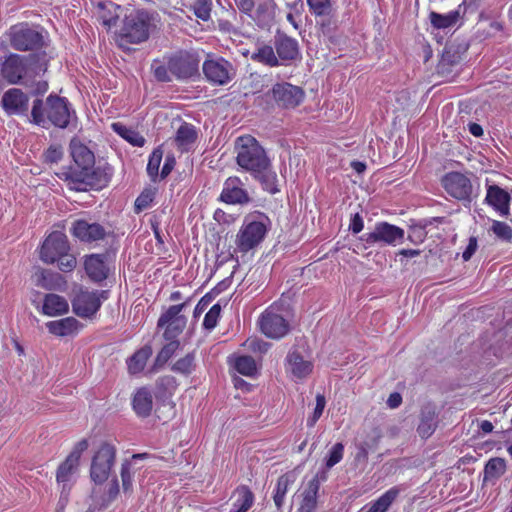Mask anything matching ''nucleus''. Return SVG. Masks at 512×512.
Returning a JSON list of instances; mask_svg holds the SVG:
<instances>
[{
  "mask_svg": "<svg viewBox=\"0 0 512 512\" xmlns=\"http://www.w3.org/2000/svg\"><path fill=\"white\" fill-rule=\"evenodd\" d=\"M254 62L266 65L268 67H279L280 60L273 45L260 44L251 55Z\"/></svg>",
  "mask_w": 512,
  "mask_h": 512,
  "instance_id": "33",
  "label": "nucleus"
},
{
  "mask_svg": "<svg viewBox=\"0 0 512 512\" xmlns=\"http://www.w3.org/2000/svg\"><path fill=\"white\" fill-rule=\"evenodd\" d=\"M460 60L461 56L457 48L453 45L446 46L437 65L438 74L442 76L449 75L452 72V67L459 64Z\"/></svg>",
  "mask_w": 512,
  "mask_h": 512,
  "instance_id": "35",
  "label": "nucleus"
},
{
  "mask_svg": "<svg viewBox=\"0 0 512 512\" xmlns=\"http://www.w3.org/2000/svg\"><path fill=\"white\" fill-rule=\"evenodd\" d=\"M64 155L63 147L59 144H51L44 152H43V161L46 164H57L59 163Z\"/></svg>",
  "mask_w": 512,
  "mask_h": 512,
  "instance_id": "51",
  "label": "nucleus"
},
{
  "mask_svg": "<svg viewBox=\"0 0 512 512\" xmlns=\"http://www.w3.org/2000/svg\"><path fill=\"white\" fill-rule=\"evenodd\" d=\"M466 13V4L465 1L460 3L458 7L450 11L447 14H440L434 11H431L429 14V19L431 25L436 29H447L453 27L459 19Z\"/></svg>",
  "mask_w": 512,
  "mask_h": 512,
  "instance_id": "25",
  "label": "nucleus"
},
{
  "mask_svg": "<svg viewBox=\"0 0 512 512\" xmlns=\"http://www.w3.org/2000/svg\"><path fill=\"white\" fill-rule=\"evenodd\" d=\"M84 267L87 275L94 282H101L108 276V269L103 254H91L86 257Z\"/></svg>",
  "mask_w": 512,
  "mask_h": 512,
  "instance_id": "27",
  "label": "nucleus"
},
{
  "mask_svg": "<svg viewBox=\"0 0 512 512\" xmlns=\"http://www.w3.org/2000/svg\"><path fill=\"white\" fill-rule=\"evenodd\" d=\"M36 285L46 290L61 289L66 281L58 272L39 268L35 271Z\"/></svg>",
  "mask_w": 512,
  "mask_h": 512,
  "instance_id": "30",
  "label": "nucleus"
},
{
  "mask_svg": "<svg viewBox=\"0 0 512 512\" xmlns=\"http://www.w3.org/2000/svg\"><path fill=\"white\" fill-rule=\"evenodd\" d=\"M234 495L236 500L233 502L232 512H247L254 503V494L248 486H239Z\"/></svg>",
  "mask_w": 512,
  "mask_h": 512,
  "instance_id": "38",
  "label": "nucleus"
},
{
  "mask_svg": "<svg viewBox=\"0 0 512 512\" xmlns=\"http://www.w3.org/2000/svg\"><path fill=\"white\" fill-rule=\"evenodd\" d=\"M69 311L67 300L58 294H46L41 312L49 317L66 314Z\"/></svg>",
  "mask_w": 512,
  "mask_h": 512,
  "instance_id": "31",
  "label": "nucleus"
},
{
  "mask_svg": "<svg viewBox=\"0 0 512 512\" xmlns=\"http://www.w3.org/2000/svg\"><path fill=\"white\" fill-rule=\"evenodd\" d=\"M438 426V415L433 407L425 406L421 410L417 433L422 439H428Z\"/></svg>",
  "mask_w": 512,
  "mask_h": 512,
  "instance_id": "29",
  "label": "nucleus"
},
{
  "mask_svg": "<svg viewBox=\"0 0 512 512\" xmlns=\"http://www.w3.org/2000/svg\"><path fill=\"white\" fill-rule=\"evenodd\" d=\"M177 386L178 383L174 376L165 375L159 377L155 383L156 398L162 401L168 400L175 393Z\"/></svg>",
  "mask_w": 512,
  "mask_h": 512,
  "instance_id": "37",
  "label": "nucleus"
},
{
  "mask_svg": "<svg viewBox=\"0 0 512 512\" xmlns=\"http://www.w3.org/2000/svg\"><path fill=\"white\" fill-rule=\"evenodd\" d=\"M445 191L457 200H470L472 184L470 179L460 172H449L442 178Z\"/></svg>",
  "mask_w": 512,
  "mask_h": 512,
  "instance_id": "21",
  "label": "nucleus"
},
{
  "mask_svg": "<svg viewBox=\"0 0 512 512\" xmlns=\"http://www.w3.org/2000/svg\"><path fill=\"white\" fill-rule=\"evenodd\" d=\"M73 119H77L76 111L66 97L51 93L45 100L36 98L32 103L30 121L41 128L66 129Z\"/></svg>",
  "mask_w": 512,
  "mask_h": 512,
  "instance_id": "2",
  "label": "nucleus"
},
{
  "mask_svg": "<svg viewBox=\"0 0 512 512\" xmlns=\"http://www.w3.org/2000/svg\"><path fill=\"white\" fill-rule=\"evenodd\" d=\"M234 367L237 372L247 377H253L257 374V365L251 356L243 355L237 357Z\"/></svg>",
  "mask_w": 512,
  "mask_h": 512,
  "instance_id": "44",
  "label": "nucleus"
},
{
  "mask_svg": "<svg viewBox=\"0 0 512 512\" xmlns=\"http://www.w3.org/2000/svg\"><path fill=\"white\" fill-rule=\"evenodd\" d=\"M202 70L208 82L219 86L228 84L235 75L232 63L223 57L206 59Z\"/></svg>",
  "mask_w": 512,
  "mask_h": 512,
  "instance_id": "13",
  "label": "nucleus"
},
{
  "mask_svg": "<svg viewBox=\"0 0 512 512\" xmlns=\"http://www.w3.org/2000/svg\"><path fill=\"white\" fill-rule=\"evenodd\" d=\"M179 345V341L175 339L169 340V343H167L158 353L156 361L161 363L167 362L179 348Z\"/></svg>",
  "mask_w": 512,
  "mask_h": 512,
  "instance_id": "57",
  "label": "nucleus"
},
{
  "mask_svg": "<svg viewBox=\"0 0 512 512\" xmlns=\"http://www.w3.org/2000/svg\"><path fill=\"white\" fill-rule=\"evenodd\" d=\"M156 194L155 188H145L140 195L136 198L134 203V210L136 213H140L143 210L150 207Z\"/></svg>",
  "mask_w": 512,
  "mask_h": 512,
  "instance_id": "48",
  "label": "nucleus"
},
{
  "mask_svg": "<svg viewBox=\"0 0 512 512\" xmlns=\"http://www.w3.org/2000/svg\"><path fill=\"white\" fill-rule=\"evenodd\" d=\"M197 139V131L192 124L184 122L178 128L175 135L177 147L182 151H188Z\"/></svg>",
  "mask_w": 512,
  "mask_h": 512,
  "instance_id": "36",
  "label": "nucleus"
},
{
  "mask_svg": "<svg viewBox=\"0 0 512 512\" xmlns=\"http://www.w3.org/2000/svg\"><path fill=\"white\" fill-rule=\"evenodd\" d=\"M275 104L284 109H294L299 106L305 97L304 90L288 82L276 83L269 91Z\"/></svg>",
  "mask_w": 512,
  "mask_h": 512,
  "instance_id": "14",
  "label": "nucleus"
},
{
  "mask_svg": "<svg viewBox=\"0 0 512 512\" xmlns=\"http://www.w3.org/2000/svg\"><path fill=\"white\" fill-rule=\"evenodd\" d=\"M0 106L7 116L27 115L29 96L21 88H9L3 93Z\"/></svg>",
  "mask_w": 512,
  "mask_h": 512,
  "instance_id": "19",
  "label": "nucleus"
},
{
  "mask_svg": "<svg viewBox=\"0 0 512 512\" xmlns=\"http://www.w3.org/2000/svg\"><path fill=\"white\" fill-rule=\"evenodd\" d=\"M58 263V268L62 272H71L76 267V258L70 254L69 252H66L63 254V256H60L59 259L56 260Z\"/></svg>",
  "mask_w": 512,
  "mask_h": 512,
  "instance_id": "59",
  "label": "nucleus"
},
{
  "mask_svg": "<svg viewBox=\"0 0 512 512\" xmlns=\"http://www.w3.org/2000/svg\"><path fill=\"white\" fill-rule=\"evenodd\" d=\"M220 312L221 306L219 304H214L204 317L203 327L207 330L214 329L218 323Z\"/></svg>",
  "mask_w": 512,
  "mask_h": 512,
  "instance_id": "55",
  "label": "nucleus"
},
{
  "mask_svg": "<svg viewBox=\"0 0 512 512\" xmlns=\"http://www.w3.org/2000/svg\"><path fill=\"white\" fill-rule=\"evenodd\" d=\"M115 459V446L109 443H103L96 451L91 461V480L96 484L104 483L110 476Z\"/></svg>",
  "mask_w": 512,
  "mask_h": 512,
  "instance_id": "12",
  "label": "nucleus"
},
{
  "mask_svg": "<svg viewBox=\"0 0 512 512\" xmlns=\"http://www.w3.org/2000/svg\"><path fill=\"white\" fill-rule=\"evenodd\" d=\"M170 73L178 80L199 76L200 57L197 52L180 50L168 58Z\"/></svg>",
  "mask_w": 512,
  "mask_h": 512,
  "instance_id": "9",
  "label": "nucleus"
},
{
  "mask_svg": "<svg viewBox=\"0 0 512 512\" xmlns=\"http://www.w3.org/2000/svg\"><path fill=\"white\" fill-rule=\"evenodd\" d=\"M186 324H181L180 323H173V321H169L165 326V331H164V338L166 340H172V339H175L183 330V328L185 327Z\"/></svg>",
  "mask_w": 512,
  "mask_h": 512,
  "instance_id": "61",
  "label": "nucleus"
},
{
  "mask_svg": "<svg viewBox=\"0 0 512 512\" xmlns=\"http://www.w3.org/2000/svg\"><path fill=\"white\" fill-rule=\"evenodd\" d=\"M66 252H70L67 236L61 231H53L45 238L41 246L40 259L47 264H53Z\"/></svg>",
  "mask_w": 512,
  "mask_h": 512,
  "instance_id": "17",
  "label": "nucleus"
},
{
  "mask_svg": "<svg viewBox=\"0 0 512 512\" xmlns=\"http://www.w3.org/2000/svg\"><path fill=\"white\" fill-rule=\"evenodd\" d=\"M319 487H320L319 481H318L317 477H314L313 479H311L309 481L307 488L304 491L303 497L317 501Z\"/></svg>",
  "mask_w": 512,
  "mask_h": 512,
  "instance_id": "63",
  "label": "nucleus"
},
{
  "mask_svg": "<svg viewBox=\"0 0 512 512\" xmlns=\"http://www.w3.org/2000/svg\"><path fill=\"white\" fill-rule=\"evenodd\" d=\"M31 55L9 52L0 55V92L7 86L21 85L30 87L32 78Z\"/></svg>",
  "mask_w": 512,
  "mask_h": 512,
  "instance_id": "3",
  "label": "nucleus"
},
{
  "mask_svg": "<svg viewBox=\"0 0 512 512\" xmlns=\"http://www.w3.org/2000/svg\"><path fill=\"white\" fill-rule=\"evenodd\" d=\"M211 0H196L193 5L195 16L203 21H207L211 16Z\"/></svg>",
  "mask_w": 512,
  "mask_h": 512,
  "instance_id": "54",
  "label": "nucleus"
},
{
  "mask_svg": "<svg viewBox=\"0 0 512 512\" xmlns=\"http://www.w3.org/2000/svg\"><path fill=\"white\" fill-rule=\"evenodd\" d=\"M487 204L492 206L494 210L505 216L509 214L511 197L507 191L497 185H490L487 188L485 197Z\"/></svg>",
  "mask_w": 512,
  "mask_h": 512,
  "instance_id": "24",
  "label": "nucleus"
},
{
  "mask_svg": "<svg viewBox=\"0 0 512 512\" xmlns=\"http://www.w3.org/2000/svg\"><path fill=\"white\" fill-rule=\"evenodd\" d=\"M35 76H36L35 69L32 68V78L29 82V84H30L29 88L31 89L32 95L40 96V95L45 94L48 91L49 85H48V82L45 80L35 81L34 80Z\"/></svg>",
  "mask_w": 512,
  "mask_h": 512,
  "instance_id": "58",
  "label": "nucleus"
},
{
  "mask_svg": "<svg viewBox=\"0 0 512 512\" xmlns=\"http://www.w3.org/2000/svg\"><path fill=\"white\" fill-rule=\"evenodd\" d=\"M259 326L261 332L271 339H280L289 332L288 321L273 306L261 314Z\"/></svg>",
  "mask_w": 512,
  "mask_h": 512,
  "instance_id": "16",
  "label": "nucleus"
},
{
  "mask_svg": "<svg viewBox=\"0 0 512 512\" xmlns=\"http://www.w3.org/2000/svg\"><path fill=\"white\" fill-rule=\"evenodd\" d=\"M163 151L160 147L155 148L149 156L147 173L152 181H156L159 175V167L162 161Z\"/></svg>",
  "mask_w": 512,
  "mask_h": 512,
  "instance_id": "47",
  "label": "nucleus"
},
{
  "mask_svg": "<svg viewBox=\"0 0 512 512\" xmlns=\"http://www.w3.org/2000/svg\"><path fill=\"white\" fill-rule=\"evenodd\" d=\"M285 370L293 379L303 380L312 373L313 363L305 360L299 351L292 350L286 356Z\"/></svg>",
  "mask_w": 512,
  "mask_h": 512,
  "instance_id": "23",
  "label": "nucleus"
},
{
  "mask_svg": "<svg viewBox=\"0 0 512 512\" xmlns=\"http://www.w3.org/2000/svg\"><path fill=\"white\" fill-rule=\"evenodd\" d=\"M132 408L138 417L147 418L151 415L153 396L147 387H141L136 390L132 397Z\"/></svg>",
  "mask_w": 512,
  "mask_h": 512,
  "instance_id": "28",
  "label": "nucleus"
},
{
  "mask_svg": "<svg viewBox=\"0 0 512 512\" xmlns=\"http://www.w3.org/2000/svg\"><path fill=\"white\" fill-rule=\"evenodd\" d=\"M113 167L105 163L103 165L92 166L86 172L74 174V182L69 186L75 191H88L89 189H100L106 187L113 176Z\"/></svg>",
  "mask_w": 512,
  "mask_h": 512,
  "instance_id": "7",
  "label": "nucleus"
},
{
  "mask_svg": "<svg viewBox=\"0 0 512 512\" xmlns=\"http://www.w3.org/2000/svg\"><path fill=\"white\" fill-rule=\"evenodd\" d=\"M130 466L131 464L128 461L121 465V480L124 492L132 490L133 476L130 472Z\"/></svg>",
  "mask_w": 512,
  "mask_h": 512,
  "instance_id": "60",
  "label": "nucleus"
},
{
  "mask_svg": "<svg viewBox=\"0 0 512 512\" xmlns=\"http://www.w3.org/2000/svg\"><path fill=\"white\" fill-rule=\"evenodd\" d=\"M307 5L310 12L316 17L328 16L332 10L330 0H307Z\"/></svg>",
  "mask_w": 512,
  "mask_h": 512,
  "instance_id": "49",
  "label": "nucleus"
},
{
  "mask_svg": "<svg viewBox=\"0 0 512 512\" xmlns=\"http://www.w3.org/2000/svg\"><path fill=\"white\" fill-rule=\"evenodd\" d=\"M12 49L19 52L37 51L44 46V36L38 27L27 22L12 25L6 32Z\"/></svg>",
  "mask_w": 512,
  "mask_h": 512,
  "instance_id": "4",
  "label": "nucleus"
},
{
  "mask_svg": "<svg viewBox=\"0 0 512 512\" xmlns=\"http://www.w3.org/2000/svg\"><path fill=\"white\" fill-rule=\"evenodd\" d=\"M219 200L226 204L246 205L252 199L245 188V183L239 177L231 176L225 180Z\"/></svg>",
  "mask_w": 512,
  "mask_h": 512,
  "instance_id": "20",
  "label": "nucleus"
},
{
  "mask_svg": "<svg viewBox=\"0 0 512 512\" xmlns=\"http://www.w3.org/2000/svg\"><path fill=\"white\" fill-rule=\"evenodd\" d=\"M245 346L253 352L266 353L270 348V344L260 339H247Z\"/></svg>",
  "mask_w": 512,
  "mask_h": 512,
  "instance_id": "62",
  "label": "nucleus"
},
{
  "mask_svg": "<svg viewBox=\"0 0 512 512\" xmlns=\"http://www.w3.org/2000/svg\"><path fill=\"white\" fill-rule=\"evenodd\" d=\"M151 15L145 10H138L125 15L124 24L119 33L121 42L141 43L149 38Z\"/></svg>",
  "mask_w": 512,
  "mask_h": 512,
  "instance_id": "6",
  "label": "nucleus"
},
{
  "mask_svg": "<svg viewBox=\"0 0 512 512\" xmlns=\"http://www.w3.org/2000/svg\"><path fill=\"white\" fill-rule=\"evenodd\" d=\"M343 455L344 445L340 442L334 444L327 455L325 462L326 468L331 469L333 466L338 464L343 459Z\"/></svg>",
  "mask_w": 512,
  "mask_h": 512,
  "instance_id": "52",
  "label": "nucleus"
},
{
  "mask_svg": "<svg viewBox=\"0 0 512 512\" xmlns=\"http://www.w3.org/2000/svg\"><path fill=\"white\" fill-rule=\"evenodd\" d=\"M400 489L392 487L383 493L378 499L371 502L366 512H387L393 502L399 496Z\"/></svg>",
  "mask_w": 512,
  "mask_h": 512,
  "instance_id": "39",
  "label": "nucleus"
},
{
  "mask_svg": "<svg viewBox=\"0 0 512 512\" xmlns=\"http://www.w3.org/2000/svg\"><path fill=\"white\" fill-rule=\"evenodd\" d=\"M79 463L66 457V459L59 465L56 472V480L62 485V491L70 489V483L74 479V475L78 470Z\"/></svg>",
  "mask_w": 512,
  "mask_h": 512,
  "instance_id": "34",
  "label": "nucleus"
},
{
  "mask_svg": "<svg viewBox=\"0 0 512 512\" xmlns=\"http://www.w3.org/2000/svg\"><path fill=\"white\" fill-rule=\"evenodd\" d=\"M112 129L133 146L142 147L146 142L145 138L138 131L129 128L122 123H113Z\"/></svg>",
  "mask_w": 512,
  "mask_h": 512,
  "instance_id": "41",
  "label": "nucleus"
},
{
  "mask_svg": "<svg viewBox=\"0 0 512 512\" xmlns=\"http://www.w3.org/2000/svg\"><path fill=\"white\" fill-rule=\"evenodd\" d=\"M237 164L260 182L270 194L279 192L277 174L259 142L252 136H241L236 142Z\"/></svg>",
  "mask_w": 512,
  "mask_h": 512,
  "instance_id": "1",
  "label": "nucleus"
},
{
  "mask_svg": "<svg viewBox=\"0 0 512 512\" xmlns=\"http://www.w3.org/2000/svg\"><path fill=\"white\" fill-rule=\"evenodd\" d=\"M188 302L170 306L158 319L157 326L164 327L169 321L173 323L186 324V318L180 312L187 306Z\"/></svg>",
  "mask_w": 512,
  "mask_h": 512,
  "instance_id": "42",
  "label": "nucleus"
},
{
  "mask_svg": "<svg viewBox=\"0 0 512 512\" xmlns=\"http://www.w3.org/2000/svg\"><path fill=\"white\" fill-rule=\"evenodd\" d=\"M70 152L74 164L68 167H63L61 171L57 173L58 177L65 181L68 187L74 182V179L72 178L74 174L86 172L95 164L94 153L79 141L72 140L70 142Z\"/></svg>",
  "mask_w": 512,
  "mask_h": 512,
  "instance_id": "8",
  "label": "nucleus"
},
{
  "mask_svg": "<svg viewBox=\"0 0 512 512\" xmlns=\"http://www.w3.org/2000/svg\"><path fill=\"white\" fill-rule=\"evenodd\" d=\"M195 369V353L191 352L186 354L184 357L178 359L172 366V370L183 374L189 375Z\"/></svg>",
  "mask_w": 512,
  "mask_h": 512,
  "instance_id": "46",
  "label": "nucleus"
},
{
  "mask_svg": "<svg viewBox=\"0 0 512 512\" xmlns=\"http://www.w3.org/2000/svg\"><path fill=\"white\" fill-rule=\"evenodd\" d=\"M404 229L385 221L377 222L371 232L364 233L360 240L368 246H397L404 240Z\"/></svg>",
  "mask_w": 512,
  "mask_h": 512,
  "instance_id": "10",
  "label": "nucleus"
},
{
  "mask_svg": "<svg viewBox=\"0 0 512 512\" xmlns=\"http://www.w3.org/2000/svg\"><path fill=\"white\" fill-rule=\"evenodd\" d=\"M506 471V462L503 458H491L485 465L484 474L485 480L497 479L501 477Z\"/></svg>",
  "mask_w": 512,
  "mask_h": 512,
  "instance_id": "43",
  "label": "nucleus"
},
{
  "mask_svg": "<svg viewBox=\"0 0 512 512\" xmlns=\"http://www.w3.org/2000/svg\"><path fill=\"white\" fill-rule=\"evenodd\" d=\"M277 4L274 0H256L248 16L261 29H270L275 21Z\"/></svg>",
  "mask_w": 512,
  "mask_h": 512,
  "instance_id": "22",
  "label": "nucleus"
},
{
  "mask_svg": "<svg viewBox=\"0 0 512 512\" xmlns=\"http://www.w3.org/2000/svg\"><path fill=\"white\" fill-rule=\"evenodd\" d=\"M49 333L58 336L66 337L76 335L83 325L74 317H66L60 320H53L46 323Z\"/></svg>",
  "mask_w": 512,
  "mask_h": 512,
  "instance_id": "26",
  "label": "nucleus"
},
{
  "mask_svg": "<svg viewBox=\"0 0 512 512\" xmlns=\"http://www.w3.org/2000/svg\"><path fill=\"white\" fill-rule=\"evenodd\" d=\"M289 480L286 476H280L277 480L275 492H274V503L275 505L280 508L284 502L285 495L287 493Z\"/></svg>",
  "mask_w": 512,
  "mask_h": 512,
  "instance_id": "53",
  "label": "nucleus"
},
{
  "mask_svg": "<svg viewBox=\"0 0 512 512\" xmlns=\"http://www.w3.org/2000/svg\"><path fill=\"white\" fill-rule=\"evenodd\" d=\"M325 405H326L325 396L322 394H317L316 395V406L314 408L313 414H312V416L308 417V419H307L308 427H313L316 424V422L319 420V418L321 417V415L324 411Z\"/></svg>",
  "mask_w": 512,
  "mask_h": 512,
  "instance_id": "56",
  "label": "nucleus"
},
{
  "mask_svg": "<svg viewBox=\"0 0 512 512\" xmlns=\"http://www.w3.org/2000/svg\"><path fill=\"white\" fill-rule=\"evenodd\" d=\"M152 355V349L150 346H144L137 350L127 360L128 370L131 374H137L143 371L148 359Z\"/></svg>",
  "mask_w": 512,
  "mask_h": 512,
  "instance_id": "40",
  "label": "nucleus"
},
{
  "mask_svg": "<svg viewBox=\"0 0 512 512\" xmlns=\"http://www.w3.org/2000/svg\"><path fill=\"white\" fill-rule=\"evenodd\" d=\"M123 12V8L112 2L99 4L98 20L107 29L117 25V22Z\"/></svg>",
  "mask_w": 512,
  "mask_h": 512,
  "instance_id": "32",
  "label": "nucleus"
},
{
  "mask_svg": "<svg viewBox=\"0 0 512 512\" xmlns=\"http://www.w3.org/2000/svg\"><path fill=\"white\" fill-rule=\"evenodd\" d=\"M445 222V217H433L430 219H425L423 227L414 228L411 230V232L408 235V240L414 244L422 243L426 237V232L424 231L425 227H427L428 225H432L434 223L443 224Z\"/></svg>",
  "mask_w": 512,
  "mask_h": 512,
  "instance_id": "45",
  "label": "nucleus"
},
{
  "mask_svg": "<svg viewBox=\"0 0 512 512\" xmlns=\"http://www.w3.org/2000/svg\"><path fill=\"white\" fill-rule=\"evenodd\" d=\"M71 235L83 243H94L104 240L108 234L106 228L97 222L76 219L70 227Z\"/></svg>",
  "mask_w": 512,
  "mask_h": 512,
  "instance_id": "18",
  "label": "nucleus"
},
{
  "mask_svg": "<svg viewBox=\"0 0 512 512\" xmlns=\"http://www.w3.org/2000/svg\"><path fill=\"white\" fill-rule=\"evenodd\" d=\"M490 231L501 241H512V228L505 222L493 220Z\"/></svg>",
  "mask_w": 512,
  "mask_h": 512,
  "instance_id": "50",
  "label": "nucleus"
},
{
  "mask_svg": "<svg viewBox=\"0 0 512 512\" xmlns=\"http://www.w3.org/2000/svg\"><path fill=\"white\" fill-rule=\"evenodd\" d=\"M88 448V442L86 439H82L77 442L71 453L67 456L68 458L79 463L82 453Z\"/></svg>",
  "mask_w": 512,
  "mask_h": 512,
  "instance_id": "64",
  "label": "nucleus"
},
{
  "mask_svg": "<svg viewBox=\"0 0 512 512\" xmlns=\"http://www.w3.org/2000/svg\"><path fill=\"white\" fill-rule=\"evenodd\" d=\"M273 40L277 57L280 60V66H288L302 59L297 39L277 30Z\"/></svg>",
  "mask_w": 512,
  "mask_h": 512,
  "instance_id": "15",
  "label": "nucleus"
},
{
  "mask_svg": "<svg viewBox=\"0 0 512 512\" xmlns=\"http://www.w3.org/2000/svg\"><path fill=\"white\" fill-rule=\"evenodd\" d=\"M108 298V290H80L72 300V310L81 318H92Z\"/></svg>",
  "mask_w": 512,
  "mask_h": 512,
  "instance_id": "11",
  "label": "nucleus"
},
{
  "mask_svg": "<svg viewBox=\"0 0 512 512\" xmlns=\"http://www.w3.org/2000/svg\"><path fill=\"white\" fill-rule=\"evenodd\" d=\"M268 222L269 219L263 214H259L257 219L254 216L245 217L236 235L237 249L242 253H247L257 247L265 238Z\"/></svg>",
  "mask_w": 512,
  "mask_h": 512,
  "instance_id": "5",
  "label": "nucleus"
}]
</instances>
